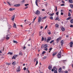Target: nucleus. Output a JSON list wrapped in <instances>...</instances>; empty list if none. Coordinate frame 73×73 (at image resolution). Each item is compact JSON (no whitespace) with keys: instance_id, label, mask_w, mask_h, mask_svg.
<instances>
[{"instance_id":"obj_1","label":"nucleus","mask_w":73,"mask_h":73,"mask_svg":"<svg viewBox=\"0 0 73 73\" xmlns=\"http://www.w3.org/2000/svg\"><path fill=\"white\" fill-rule=\"evenodd\" d=\"M54 73H57V68H56V67H54L52 69V72H54Z\"/></svg>"},{"instance_id":"obj_2","label":"nucleus","mask_w":73,"mask_h":73,"mask_svg":"<svg viewBox=\"0 0 73 73\" xmlns=\"http://www.w3.org/2000/svg\"><path fill=\"white\" fill-rule=\"evenodd\" d=\"M61 51H60V52L58 53V58H60L61 56Z\"/></svg>"},{"instance_id":"obj_3","label":"nucleus","mask_w":73,"mask_h":73,"mask_svg":"<svg viewBox=\"0 0 73 73\" xmlns=\"http://www.w3.org/2000/svg\"><path fill=\"white\" fill-rule=\"evenodd\" d=\"M35 14H36V15H39L40 14V11L37 10L35 12Z\"/></svg>"},{"instance_id":"obj_4","label":"nucleus","mask_w":73,"mask_h":73,"mask_svg":"<svg viewBox=\"0 0 73 73\" xmlns=\"http://www.w3.org/2000/svg\"><path fill=\"white\" fill-rule=\"evenodd\" d=\"M50 40H51V37H48L47 40H46L47 42H49V41H50Z\"/></svg>"},{"instance_id":"obj_5","label":"nucleus","mask_w":73,"mask_h":73,"mask_svg":"<svg viewBox=\"0 0 73 73\" xmlns=\"http://www.w3.org/2000/svg\"><path fill=\"white\" fill-rule=\"evenodd\" d=\"M20 70H21V68H20V67L19 66L17 69V72H20Z\"/></svg>"},{"instance_id":"obj_6","label":"nucleus","mask_w":73,"mask_h":73,"mask_svg":"<svg viewBox=\"0 0 73 73\" xmlns=\"http://www.w3.org/2000/svg\"><path fill=\"white\" fill-rule=\"evenodd\" d=\"M42 20V19H41V17H39L38 19V23H40V22Z\"/></svg>"},{"instance_id":"obj_7","label":"nucleus","mask_w":73,"mask_h":73,"mask_svg":"<svg viewBox=\"0 0 73 73\" xmlns=\"http://www.w3.org/2000/svg\"><path fill=\"white\" fill-rule=\"evenodd\" d=\"M17 56H18V55H14V56L12 57V59H16V57H17Z\"/></svg>"},{"instance_id":"obj_8","label":"nucleus","mask_w":73,"mask_h":73,"mask_svg":"<svg viewBox=\"0 0 73 73\" xmlns=\"http://www.w3.org/2000/svg\"><path fill=\"white\" fill-rule=\"evenodd\" d=\"M5 68V67H4V65H2L0 66V68L1 69H4Z\"/></svg>"},{"instance_id":"obj_9","label":"nucleus","mask_w":73,"mask_h":73,"mask_svg":"<svg viewBox=\"0 0 73 73\" xmlns=\"http://www.w3.org/2000/svg\"><path fill=\"white\" fill-rule=\"evenodd\" d=\"M38 2H40V0H38H38H36L35 4L37 6H38V3H37V2H38Z\"/></svg>"},{"instance_id":"obj_10","label":"nucleus","mask_w":73,"mask_h":73,"mask_svg":"<svg viewBox=\"0 0 73 73\" xmlns=\"http://www.w3.org/2000/svg\"><path fill=\"white\" fill-rule=\"evenodd\" d=\"M15 15H13L12 17L11 18V20H12V21H14V20H15Z\"/></svg>"},{"instance_id":"obj_11","label":"nucleus","mask_w":73,"mask_h":73,"mask_svg":"<svg viewBox=\"0 0 73 73\" xmlns=\"http://www.w3.org/2000/svg\"><path fill=\"white\" fill-rule=\"evenodd\" d=\"M70 47H72V46H73V42H71L70 43Z\"/></svg>"},{"instance_id":"obj_12","label":"nucleus","mask_w":73,"mask_h":73,"mask_svg":"<svg viewBox=\"0 0 73 73\" xmlns=\"http://www.w3.org/2000/svg\"><path fill=\"white\" fill-rule=\"evenodd\" d=\"M14 7H20V4H17L14 5Z\"/></svg>"},{"instance_id":"obj_13","label":"nucleus","mask_w":73,"mask_h":73,"mask_svg":"<svg viewBox=\"0 0 73 73\" xmlns=\"http://www.w3.org/2000/svg\"><path fill=\"white\" fill-rule=\"evenodd\" d=\"M57 52H55L52 54L53 56H54L55 55H56V54H57Z\"/></svg>"},{"instance_id":"obj_14","label":"nucleus","mask_w":73,"mask_h":73,"mask_svg":"<svg viewBox=\"0 0 73 73\" xmlns=\"http://www.w3.org/2000/svg\"><path fill=\"white\" fill-rule=\"evenodd\" d=\"M47 47H48V45H47V44H45L43 46V48H46Z\"/></svg>"},{"instance_id":"obj_15","label":"nucleus","mask_w":73,"mask_h":73,"mask_svg":"<svg viewBox=\"0 0 73 73\" xmlns=\"http://www.w3.org/2000/svg\"><path fill=\"white\" fill-rule=\"evenodd\" d=\"M6 40H9V37H8V35H7L6 36Z\"/></svg>"},{"instance_id":"obj_16","label":"nucleus","mask_w":73,"mask_h":73,"mask_svg":"<svg viewBox=\"0 0 73 73\" xmlns=\"http://www.w3.org/2000/svg\"><path fill=\"white\" fill-rule=\"evenodd\" d=\"M55 20H58V21H60V19H59V18H58V17H57L55 19Z\"/></svg>"},{"instance_id":"obj_17","label":"nucleus","mask_w":73,"mask_h":73,"mask_svg":"<svg viewBox=\"0 0 73 73\" xmlns=\"http://www.w3.org/2000/svg\"><path fill=\"white\" fill-rule=\"evenodd\" d=\"M16 62H15V61L13 62L12 63V65H16Z\"/></svg>"},{"instance_id":"obj_18","label":"nucleus","mask_w":73,"mask_h":73,"mask_svg":"<svg viewBox=\"0 0 73 73\" xmlns=\"http://www.w3.org/2000/svg\"><path fill=\"white\" fill-rule=\"evenodd\" d=\"M64 44V41L63 40H61V44L62 46V45H63Z\"/></svg>"},{"instance_id":"obj_19","label":"nucleus","mask_w":73,"mask_h":73,"mask_svg":"<svg viewBox=\"0 0 73 73\" xmlns=\"http://www.w3.org/2000/svg\"><path fill=\"white\" fill-rule=\"evenodd\" d=\"M62 70V68H60L59 69V72L60 73H61V70Z\"/></svg>"},{"instance_id":"obj_20","label":"nucleus","mask_w":73,"mask_h":73,"mask_svg":"<svg viewBox=\"0 0 73 73\" xmlns=\"http://www.w3.org/2000/svg\"><path fill=\"white\" fill-rule=\"evenodd\" d=\"M48 68L49 70H51L52 69V66H48Z\"/></svg>"},{"instance_id":"obj_21","label":"nucleus","mask_w":73,"mask_h":73,"mask_svg":"<svg viewBox=\"0 0 73 73\" xmlns=\"http://www.w3.org/2000/svg\"><path fill=\"white\" fill-rule=\"evenodd\" d=\"M12 54H13V52H9L7 53V54H10V55H12Z\"/></svg>"},{"instance_id":"obj_22","label":"nucleus","mask_w":73,"mask_h":73,"mask_svg":"<svg viewBox=\"0 0 73 73\" xmlns=\"http://www.w3.org/2000/svg\"><path fill=\"white\" fill-rule=\"evenodd\" d=\"M15 10V9L14 8H10L9 9V10L10 11H13V10Z\"/></svg>"},{"instance_id":"obj_23","label":"nucleus","mask_w":73,"mask_h":73,"mask_svg":"<svg viewBox=\"0 0 73 73\" xmlns=\"http://www.w3.org/2000/svg\"><path fill=\"white\" fill-rule=\"evenodd\" d=\"M13 27L14 28H17L16 27V24L14 23Z\"/></svg>"},{"instance_id":"obj_24","label":"nucleus","mask_w":73,"mask_h":73,"mask_svg":"<svg viewBox=\"0 0 73 73\" xmlns=\"http://www.w3.org/2000/svg\"><path fill=\"white\" fill-rule=\"evenodd\" d=\"M54 13H53L52 14L49 13V15L50 16H53V15H54Z\"/></svg>"},{"instance_id":"obj_25","label":"nucleus","mask_w":73,"mask_h":73,"mask_svg":"<svg viewBox=\"0 0 73 73\" xmlns=\"http://www.w3.org/2000/svg\"><path fill=\"white\" fill-rule=\"evenodd\" d=\"M70 22L71 24H73V19H72L70 21Z\"/></svg>"},{"instance_id":"obj_26","label":"nucleus","mask_w":73,"mask_h":73,"mask_svg":"<svg viewBox=\"0 0 73 73\" xmlns=\"http://www.w3.org/2000/svg\"><path fill=\"white\" fill-rule=\"evenodd\" d=\"M61 29L62 31H65V29H64V28L63 27H62Z\"/></svg>"},{"instance_id":"obj_27","label":"nucleus","mask_w":73,"mask_h":73,"mask_svg":"<svg viewBox=\"0 0 73 73\" xmlns=\"http://www.w3.org/2000/svg\"><path fill=\"white\" fill-rule=\"evenodd\" d=\"M69 2L70 3H73V1L72 0H69Z\"/></svg>"},{"instance_id":"obj_28","label":"nucleus","mask_w":73,"mask_h":73,"mask_svg":"<svg viewBox=\"0 0 73 73\" xmlns=\"http://www.w3.org/2000/svg\"><path fill=\"white\" fill-rule=\"evenodd\" d=\"M59 26V25H58V24H56V28H58V27Z\"/></svg>"},{"instance_id":"obj_29","label":"nucleus","mask_w":73,"mask_h":73,"mask_svg":"<svg viewBox=\"0 0 73 73\" xmlns=\"http://www.w3.org/2000/svg\"><path fill=\"white\" fill-rule=\"evenodd\" d=\"M13 41L14 43H16V44L17 43V41L13 40Z\"/></svg>"},{"instance_id":"obj_30","label":"nucleus","mask_w":73,"mask_h":73,"mask_svg":"<svg viewBox=\"0 0 73 73\" xmlns=\"http://www.w3.org/2000/svg\"><path fill=\"white\" fill-rule=\"evenodd\" d=\"M71 17H68L66 19V20H69V19H71Z\"/></svg>"},{"instance_id":"obj_31","label":"nucleus","mask_w":73,"mask_h":73,"mask_svg":"<svg viewBox=\"0 0 73 73\" xmlns=\"http://www.w3.org/2000/svg\"><path fill=\"white\" fill-rule=\"evenodd\" d=\"M46 17L45 16L44 17H43L42 18V19H43V20H45V19H46Z\"/></svg>"},{"instance_id":"obj_32","label":"nucleus","mask_w":73,"mask_h":73,"mask_svg":"<svg viewBox=\"0 0 73 73\" xmlns=\"http://www.w3.org/2000/svg\"><path fill=\"white\" fill-rule=\"evenodd\" d=\"M54 42V40H53L51 41H50V44H52V42Z\"/></svg>"},{"instance_id":"obj_33","label":"nucleus","mask_w":73,"mask_h":73,"mask_svg":"<svg viewBox=\"0 0 73 73\" xmlns=\"http://www.w3.org/2000/svg\"><path fill=\"white\" fill-rule=\"evenodd\" d=\"M19 55H21V56H22L23 55V54L22 53V52H19Z\"/></svg>"},{"instance_id":"obj_34","label":"nucleus","mask_w":73,"mask_h":73,"mask_svg":"<svg viewBox=\"0 0 73 73\" xmlns=\"http://www.w3.org/2000/svg\"><path fill=\"white\" fill-rule=\"evenodd\" d=\"M56 9L55 10V12H56L57 11V6L56 7Z\"/></svg>"},{"instance_id":"obj_35","label":"nucleus","mask_w":73,"mask_h":73,"mask_svg":"<svg viewBox=\"0 0 73 73\" xmlns=\"http://www.w3.org/2000/svg\"><path fill=\"white\" fill-rule=\"evenodd\" d=\"M41 33H42V31L39 32V35H40V36H41Z\"/></svg>"},{"instance_id":"obj_36","label":"nucleus","mask_w":73,"mask_h":73,"mask_svg":"<svg viewBox=\"0 0 73 73\" xmlns=\"http://www.w3.org/2000/svg\"><path fill=\"white\" fill-rule=\"evenodd\" d=\"M59 40H61V37H60L58 38Z\"/></svg>"},{"instance_id":"obj_37","label":"nucleus","mask_w":73,"mask_h":73,"mask_svg":"<svg viewBox=\"0 0 73 73\" xmlns=\"http://www.w3.org/2000/svg\"><path fill=\"white\" fill-rule=\"evenodd\" d=\"M70 7L71 8H73V5L72 4H71L70 5Z\"/></svg>"},{"instance_id":"obj_38","label":"nucleus","mask_w":73,"mask_h":73,"mask_svg":"<svg viewBox=\"0 0 73 73\" xmlns=\"http://www.w3.org/2000/svg\"><path fill=\"white\" fill-rule=\"evenodd\" d=\"M50 19H51V20H53V18L52 17H51L50 18Z\"/></svg>"},{"instance_id":"obj_39","label":"nucleus","mask_w":73,"mask_h":73,"mask_svg":"<svg viewBox=\"0 0 73 73\" xmlns=\"http://www.w3.org/2000/svg\"><path fill=\"white\" fill-rule=\"evenodd\" d=\"M23 50H25V49H26V47L25 46H24L23 48Z\"/></svg>"},{"instance_id":"obj_40","label":"nucleus","mask_w":73,"mask_h":73,"mask_svg":"<svg viewBox=\"0 0 73 73\" xmlns=\"http://www.w3.org/2000/svg\"><path fill=\"white\" fill-rule=\"evenodd\" d=\"M29 4H25V7H27V6H28V5H29Z\"/></svg>"},{"instance_id":"obj_41","label":"nucleus","mask_w":73,"mask_h":73,"mask_svg":"<svg viewBox=\"0 0 73 73\" xmlns=\"http://www.w3.org/2000/svg\"><path fill=\"white\" fill-rule=\"evenodd\" d=\"M52 49H53L52 48H49V50H50V51H51L52 50Z\"/></svg>"},{"instance_id":"obj_42","label":"nucleus","mask_w":73,"mask_h":73,"mask_svg":"<svg viewBox=\"0 0 73 73\" xmlns=\"http://www.w3.org/2000/svg\"><path fill=\"white\" fill-rule=\"evenodd\" d=\"M56 42H59V40L58 39V38H57V39H56Z\"/></svg>"},{"instance_id":"obj_43","label":"nucleus","mask_w":73,"mask_h":73,"mask_svg":"<svg viewBox=\"0 0 73 73\" xmlns=\"http://www.w3.org/2000/svg\"><path fill=\"white\" fill-rule=\"evenodd\" d=\"M44 38L43 37L42 38V41H44Z\"/></svg>"},{"instance_id":"obj_44","label":"nucleus","mask_w":73,"mask_h":73,"mask_svg":"<svg viewBox=\"0 0 73 73\" xmlns=\"http://www.w3.org/2000/svg\"><path fill=\"white\" fill-rule=\"evenodd\" d=\"M8 27L9 29H10V28H12V27L11 26V25H9V26H8Z\"/></svg>"},{"instance_id":"obj_45","label":"nucleus","mask_w":73,"mask_h":73,"mask_svg":"<svg viewBox=\"0 0 73 73\" xmlns=\"http://www.w3.org/2000/svg\"><path fill=\"white\" fill-rule=\"evenodd\" d=\"M38 64V60H36V65H37Z\"/></svg>"},{"instance_id":"obj_46","label":"nucleus","mask_w":73,"mask_h":73,"mask_svg":"<svg viewBox=\"0 0 73 73\" xmlns=\"http://www.w3.org/2000/svg\"><path fill=\"white\" fill-rule=\"evenodd\" d=\"M68 16L69 17L70 16V12H69L68 13Z\"/></svg>"},{"instance_id":"obj_47","label":"nucleus","mask_w":73,"mask_h":73,"mask_svg":"<svg viewBox=\"0 0 73 73\" xmlns=\"http://www.w3.org/2000/svg\"><path fill=\"white\" fill-rule=\"evenodd\" d=\"M7 3H8V4H9V5L10 6H11V5L10 4V3H9V2H7Z\"/></svg>"},{"instance_id":"obj_48","label":"nucleus","mask_w":73,"mask_h":73,"mask_svg":"<svg viewBox=\"0 0 73 73\" xmlns=\"http://www.w3.org/2000/svg\"><path fill=\"white\" fill-rule=\"evenodd\" d=\"M36 60H37V59L36 58H35L34 60V61L35 62H36Z\"/></svg>"},{"instance_id":"obj_49","label":"nucleus","mask_w":73,"mask_h":73,"mask_svg":"<svg viewBox=\"0 0 73 73\" xmlns=\"http://www.w3.org/2000/svg\"><path fill=\"white\" fill-rule=\"evenodd\" d=\"M46 58V56H44L43 57V59H45V58Z\"/></svg>"},{"instance_id":"obj_50","label":"nucleus","mask_w":73,"mask_h":73,"mask_svg":"<svg viewBox=\"0 0 73 73\" xmlns=\"http://www.w3.org/2000/svg\"><path fill=\"white\" fill-rule=\"evenodd\" d=\"M6 64L7 65H10L11 64H10L9 63H6Z\"/></svg>"},{"instance_id":"obj_51","label":"nucleus","mask_w":73,"mask_h":73,"mask_svg":"<svg viewBox=\"0 0 73 73\" xmlns=\"http://www.w3.org/2000/svg\"><path fill=\"white\" fill-rule=\"evenodd\" d=\"M70 27L71 28H73V25H70Z\"/></svg>"},{"instance_id":"obj_52","label":"nucleus","mask_w":73,"mask_h":73,"mask_svg":"<svg viewBox=\"0 0 73 73\" xmlns=\"http://www.w3.org/2000/svg\"><path fill=\"white\" fill-rule=\"evenodd\" d=\"M26 69H27V68H26L25 67L24 68H23V70H26Z\"/></svg>"},{"instance_id":"obj_53","label":"nucleus","mask_w":73,"mask_h":73,"mask_svg":"<svg viewBox=\"0 0 73 73\" xmlns=\"http://www.w3.org/2000/svg\"><path fill=\"white\" fill-rule=\"evenodd\" d=\"M58 12L56 13V15H58Z\"/></svg>"},{"instance_id":"obj_54","label":"nucleus","mask_w":73,"mask_h":73,"mask_svg":"<svg viewBox=\"0 0 73 73\" xmlns=\"http://www.w3.org/2000/svg\"><path fill=\"white\" fill-rule=\"evenodd\" d=\"M68 71H65L64 72L65 73H68Z\"/></svg>"},{"instance_id":"obj_55","label":"nucleus","mask_w":73,"mask_h":73,"mask_svg":"<svg viewBox=\"0 0 73 73\" xmlns=\"http://www.w3.org/2000/svg\"><path fill=\"white\" fill-rule=\"evenodd\" d=\"M45 51H43L42 52V54H45Z\"/></svg>"},{"instance_id":"obj_56","label":"nucleus","mask_w":73,"mask_h":73,"mask_svg":"<svg viewBox=\"0 0 73 73\" xmlns=\"http://www.w3.org/2000/svg\"><path fill=\"white\" fill-rule=\"evenodd\" d=\"M48 28V26H46L45 27L44 29H46V28Z\"/></svg>"},{"instance_id":"obj_57","label":"nucleus","mask_w":73,"mask_h":73,"mask_svg":"<svg viewBox=\"0 0 73 73\" xmlns=\"http://www.w3.org/2000/svg\"><path fill=\"white\" fill-rule=\"evenodd\" d=\"M21 2L22 3H24L25 2V0H23Z\"/></svg>"},{"instance_id":"obj_58","label":"nucleus","mask_w":73,"mask_h":73,"mask_svg":"<svg viewBox=\"0 0 73 73\" xmlns=\"http://www.w3.org/2000/svg\"><path fill=\"white\" fill-rule=\"evenodd\" d=\"M64 15L63 13L61 12V15Z\"/></svg>"},{"instance_id":"obj_59","label":"nucleus","mask_w":73,"mask_h":73,"mask_svg":"<svg viewBox=\"0 0 73 73\" xmlns=\"http://www.w3.org/2000/svg\"><path fill=\"white\" fill-rule=\"evenodd\" d=\"M69 12H70L71 13H72V11H71L70 10H69Z\"/></svg>"},{"instance_id":"obj_60","label":"nucleus","mask_w":73,"mask_h":73,"mask_svg":"<svg viewBox=\"0 0 73 73\" xmlns=\"http://www.w3.org/2000/svg\"><path fill=\"white\" fill-rule=\"evenodd\" d=\"M36 19V17H35V18L33 19V21H35Z\"/></svg>"},{"instance_id":"obj_61","label":"nucleus","mask_w":73,"mask_h":73,"mask_svg":"<svg viewBox=\"0 0 73 73\" xmlns=\"http://www.w3.org/2000/svg\"><path fill=\"white\" fill-rule=\"evenodd\" d=\"M62 69H65V67L63 66L62 67Z\"/></svg>"},{"instance_id":"obj_62","label":"nucleus","mask_w":73,"mask_h":73,"mask_svg":"<svg viewBox=\"0 0 73 73\" xmlns=\"http://www.w3.org/2000/svg\"><path fill=\"white\" fill-rule=\"evenodd\" d=\"M40 28L41 29H42V28H43V27H42V26H41Z\"/></svg>"},{"instance_id":"obj_63","label":"nucleus","mask_w":73,"mask_h":73,"mask_svg":"<svg viewBox=\"0 0 73 73\" xmlns=\"http://www.w3.org/2000/svg\"><path fill=\"white\" fill-rule=\"evenodd\" d=\"M42 11H45V10L44 9H42Z\"/></svg>"},{"instance_id":"obj_64","label":"nucleus","mask_w":73,"mask_h":73,"mask_svg":"<svg viewBox=\"0 0 73 73\" xmlns=\"http://www.w3.org/2000/svg\"><path fill=\"white\" fill-rule=\"evenodd\" d=\"M62 3H65V2H64V1H62Z\"/></svg>"}]
</instances>
